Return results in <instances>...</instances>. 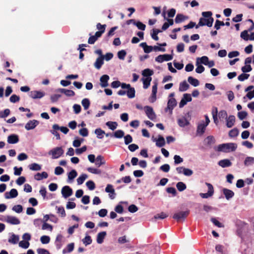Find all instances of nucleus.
<instances>
[{
    "instance_id": "1",
    "label": "nucleus",
    "mask_w": 254,
    "mask_h": 254,
    "mask_svg": "<svg viewBox=\"0 0 254 254\" xmlns=\"http://www.w3.org/2000/svg\"><path fill=\"white\" fill-rule=\"evenodd\" d=\"M212 13L211 11H204L202 12V15L203 17L199 19L198 24L195 28H198L199 26H207L210 27L212 26L214 19L212 17Z\"/></svg>"
},
{
    "instance_id": "2",
    "label": "nucleus",
    "mask_w": 254,
    "mask_h": 254,
    "mask_svg": "<svg viewBox=\"0 0 254 254\" xmlns=\"http://www.w3.org/2000/svg\"><path fill=\"white\" fill-rule=\"evenodd\" d=\"M237 148V145L235 143H223L218 146L217 151L224 152H230L235 151Z\"/></svg>"
},
{
    "instance_id": "3",
    "label": "nucleus",
    "mask_w": 254,
    "mask_h": 254,
    "mask_svg": "<svg viewBox=\"0 0 254 254\" xmlns=\"http://www.w3.org/2000/svg\"><path fill=\"white\" fill-rule=\"evenodd\" d=\"M64 152V151L61 147H57L51 150L49 152V154L52 155L53 159H57L61 156Z\"/></svg>"
},
{
    "instance_id": "4",
    "label": "nucleus",
    "mask_w": 254,
    "mask_h": 254,
    "mask_svg": "<svg viewBox=\"0 0 254 254\" xmlns=\"http://www.w3.org/2000/svg\"><path fill=\"white\" fill-rule=\"evenodd\" d=\"M189 210H186L185 211H179L175 213L174 214L173 218L174 219L176 220L177 221L184 220L189 214Z\"/></svg>"
},
{
    "instance_id": "5",
    "label": "nucleus",
    "mask_w": 254,
    "mask_h": 254,
    "mask_svg": "<svg viewBox=\"0 0 254 254\" xmlns=\"http://www.w3.org/2000/svg\"><path fill=\"white\" fill-rule=\"evenodd\" d=\"M208 187V191L207 193H200V196L203 198H207L213 195L214 193V189L213 186L208 183H205Z\"/></svg>"
},
{
    "instance_id": "6",
    "label": "nucleus",
    "mask_w": 254,
    "mask_h": 254,
    "mask_svg": "<svg viewBox=\"0 0 254 254\" xmlns=\"http://www.w3.org/2000/svg\"><path fill=\"white\" fill-rule=\"evenodd\" d=\"M173 56L172 55L164 54L160 55L155 58V61L161 63L164 61H169L173 59Z\"/></svg>"
},
{
    "instance_id": "7",
    "label": "nucleus",
    "mask_w": 254,
    "mask_h": 254,
    "mask_svg": "<svg viewBox=\"0 0 254 254\" xmlns=\"http://www.w3.org/2000/svg\"><path fill=\"white\" fill-rule=\"evenodd\" d=\"M145 112L147 117L151 120L153 121L156 119V115L153 109L150 106H145L144 107Z\"/></svg>"
},
{
    "instance_id": "8",
    "label": "nucleus",
    "mask_w": 254,
    "mask_h": 254,
    "mask_svg": "<svg viewBox=\"0 0 254 254\" xmlns=\"http://www.w3.org/2000/svg\"><path fill=\"white\" fill-rule=\"evenodd\" d=\"M192 98L190 94L188 93L184 94L179 103V107L183 108L188 102H190Z\"/></svg>"
},
{
    "instance_id": "9",
    "label": "nucleus",
    "mask_w": 254,
    "mask_h": 254,
    "mask_svg": "<svg viewBox=\"0 0 254 254\" xmlns=\"http://www.w3.org/2000/svg\"><path fill=\"white\" fill-rule=\"evenodd\" d=\"M63 196L66 198L72 194V190L68 186H64L61 191Z\"/></svg>"
},
{
    "instance_id": "10",
    "label": "nucleus",
    "mask_w": 254,
    "mask_h": 254,
    "mask_svg": "<svg viewBox=\"0 0 254 254\" xmlns=\"http://www.w3.org/2000/svg\"><path fill=\"white\" fill-rule=\"evenodd\" d=\"M39 124L38 121L36 120L29 121L25 125V128L27 130L34 129Z\"/></svg>"
},
{
    "instance_id": "11",
    "label": "nucleus",
    "mask_w": 254,
    "mask_h": 254,
    "mask_svg": "<svg viewBox=\"0 0 254 254\" xmlns=\"http://www.w3.org/2000/svg\"><path fill=\"white\" fill-rule=\"evenodd\" d=\"M45 95V92L37 90L32 91L29 93V96L34 99L42 98Z\"/></svg>"
},
{
    "instance_id": "12",
    "label": "nucleus",
    "mask_w": 254,
    "mask_h": 254,
    "mask_svg": "<svg viewBox=\"0 0 254 254\" xmlns=\"http://www.w3.org/2000/svg\"><path fill=\"white\" fill-rule=\"evenodd\" d=\"M207 125L205 124L204 122L202 121L200 122L197 127L196 133L199 135H202L205 132Z\"/></svg>"
},
{
    "instance_id": "13",
    "label": "nucleus",
    "mask_w": 254,
    "mask_h": 254,
    "mask_svg": "<svg viewBox=\"0 0 254 254\" xmlns=\"http://www.w3.org/2000/svg\"><path fill=\"white\" fill-rule=\"evenodd\" d=\"M177 105V101L174 98H170L168 100L167 103V107L165 109V111L167 112L168 110H170L172 113V110L174 107Z\"/></svg>"
},
{
    "instance_id": "14",
    "label": "nucleus",
    "mask_w": 254,
    "mask_h": 254,
    "mask_svg": "<svg viewBox=\"0 0 254 254\" xmlns=\"http://www.w3.org/2000/svg\"><path fill=\"white\" fill-rule=\"evenodd\" d=\"M177 122L178 125L180 127H184L190 125L189 121L184 116L178 118L177 119Z\"/></svg>"
},
{
    "instance_id": "15",
    "label": "nucleus",
    "mask_w": 254,
    "mask_h": 254,
    "mask_svg": "<svg viewBox=\"0 0 254 254\" xmlns=\"http://www.w3.org/2000/svg\"><path fill=\"white\" fill-rule=\"evenodd\" d=\"M5 221L12 225H18L20 223V221L17 218L12 216H7Z\"/></svg>"
},
{
    "instance_id": "16",
    "label": "nucleus",
    "mask_w": 254,
    "mask_h": 254,
    "mask_svg": "<svg viewBox=\"0 0 254 254\" xmlns=\"http://www.w3.org/2000/svg\"><path fill=\"white\" fill-rule=\"evenodd\" d=\"M157 92V83H154L152 88V94L149 99V101L151 103L154 102L156 100V94Z\"/></svg>"
},
{
    "instance_id": "17",
    "label": "nucleus",
    "mask_w": 254,
    "mask_h": 254,
    "mask_svg": "<svg viewBox=\"0 0 254 254\" xmlns=\"http://www.w3.org/2000/svg\"><path fill=\"white\" fill-rule=\"evenodd\" d=\"M18 195V191L15 189H12L9 192H6L4 196L6 199L13 198L17 197Z\"/></svg>"
},
{
    "instance_id": "18",
    "label": "nucleus",
    "mask_w": 254,
    "mask_h": 254,
    "mask_svg": "<svg viewBox=\"0 0 254 254\" xmlns=\"http://www.w3.org/2000/svg\"><path fill=\"white\" fill-rule=\"evenodd\" d=\"M109 78V76L107 74H104L100 77V85L102 87H106L108 86Z\"/></svg>"
},
{
    "instance_id": "19",
    "label": "nucleus",
    "mask_w": 254,
    "mask_h": 254,
    "mask_svg": "<svg viewBox=\"0 0 254 254\" xmlns=\"http://www.w3.org/2000/svg\"><path fill=\"white\" fill-rule=\"evenodd\" d=\"M19 141V137L17 134H12L7 137V142L9 144H15Z\"/></svg>"
},
{
    "instance_id": "20",
    "label": "nucleus",
    "mask_w": 254,
    "mask_h": 254,
    "mask_svg": "<svg viewBox=\"0 0 254 254\" xmlns=\"http://www.w3.org/2000/svg\"><path fill=\"white\" fill-rule=\"evenodd\" d=\"M226 126L228 128L232 127L235 122V117L233 115H230L226 119Z\"/></svg>"
},
{
    "instance_id": "21",
    "label": "nucleus",
    "mask_w": 254,
    "mask_h": 254,
    "mask_svg": "<svg viewBox=\"0 0 254 254\" xmlns=\"http://www.w3.org/2000/svg\"><path fill=\"white\" fill-rule=\"evenodd\" d=\"M63 236L61 234H58L55 241V245L58 250H60L63 246Z\"/></svg>"
},
{
    "instance_id": "22",
    "label": "nucleus",
    "mask_w": 254,
    "mask_h": 254,
    "mask_svg": "<svg viewBox=\"0 0 254 254\" xmlns=\"http://www.w3.org/2000/svg\"><path fill=\"white\" fill-rule=\"evenodd\" d=\"M218 164L222 168H226L231 166L232 163L229 159H225L220 160Z\"/></svg>"
},
{
    "instance_id": "23",
    "label": "nucleus",
    "mask_w": 254,
    "mask_h": 254,
    "mask_svg": "<svg viewBox=\"0 0 254 254\" xmlns=\"http://www.w3.org/2000/svg\"><path fill=\"white\" fill-rule=\"evenodd\" d=\"M223 192L227 200H229L234 195V192L232 190L228 189H223Z\"/></svg>"
},
{
    "instance_id": "24",
    "label": "nucleus",
    "mask_w": 254,
    "mask_h": 254,
    "mask_svg": "<svg viewBox=\"0 0 254 254\" xmlns=\"http://www.w3.org/2000/svg\"><path fill=\"white\" fill-rule=\"evenodd\" d=\"M104 64V57H98L95 63L94 64V66L97 69H99L101 68L102 65Z\"/></svg>"
},
{
    "instance_id": "25",
    "label": "nucleus",
    "mask_w": 254,
    "mask_h": 254,
    "mask_svg": "<svg viewBox=\"0 0 254 254\" xmlns=\"http://www.w3.org/2000/svg\"><path fill=\"white\" fill-rule=\"evenodd\" d=\"M48 177V173L43 172L41 173H38L34 176V179L37 181H40L43 179H46Z\"/></svg>"
},
{
    "instance_id": "26",
    "label": "nucleus",
    "mask_w": 254,
    "mask_h": 254,
    "mask_svg": "<svg viewBox=\"0 0 254 254\" xmlns=\"http://www.w3.org/2000/svg\"><path fill=\"white\" fill-rule=\"evenodd\" d=\"M154 141H156V145L159 147L163 146L165 144V141L164 137L161 135L158 136L157 139H154Z\"/></svg>"
},
{
    "instance_id": "27",
    "label": "nucleus",
    "mask_w": 254,
    "mask_h": 254,
    "mask_svg": "<svg viewBox=\"0 0 254 254\" xmlns=\"http://www.w3.org/2000/svg\"><path fill=\"white\" fill-rule=\"evenodd\" d=\"M106 234H107L105 231L99 233L97 236V243L99 244H102L104 241V239L106 236Z\"/></svg>"
},
{
    "instance_id": "28",
    "label": "nucleus",
    "mask_w": 254,
    "mask_h": 254,
    "mask_svg": "<svg viewBox=\"0 0 254 254\" xmlns=\"http://www.w3.org/2000/svg\"><path fill=\"white\" fill-rule=\"evenodd\" d=\"M189 87V84L185 80L180 83L179 90L180 92H184L187 91Z\"/></svg>"
},
{
    "instance_id": "29",
    "label": "nucleus",
    "mask_w": 254,
    "mask_h": 254,
    "mask_svg": "<svg viewBox=\"0 0 254 254\" xmlns=\"http://www.w3.org/2000/svg\"><path fill=\"white\" fill-rule=\"evenodd\" d=\"M129 21H133V24L135 25L139 30H144L146 25L140 21L136 22L134 19H130Z\"/></svg>"
},
{
    "instance_id": "30",
    "label": "nucleus",
    "mask_w": 254,
    "mask_h": 254,
    "mask_svg": "<svg viewBox=\"0 0 254 254\" xmlns=\"http://www.w3.org/2000/svg\"><path fill=\"white\" fill-rule=\"evenodd\" d=\"M53 128L55 130H59L60 129V130L63 132L64 134L67 133V132L69 131L68 128L67 127H60L57 124H55L53 126Z\"/></svg>"
},
{
    "instance_id": "31",
    "label": "nucleus",
    "mask_w": 254,
    "mask_h": 254,
    "mask_svg": "<svg viewBox=\"0 0 254 254\" xmlns=\"http://www.w3.org/2000/svg\"><path fill=\"white\" fill-rule=\"evenodd\" d=\"M95 165L98 167L105 164V162L103 160V157L101 155H98L95 159Z\"/></svg>"
},
{
    "instance_id": "32",
    "label": "nucleus",
    "mask_w": 254,
    "mask_h": 254,
    "mask_svg": "<svg viewBox=\"0 0 254 254\" xmlns=\"http://www.w3.org/2000/svg\"><path fill=\"white\" fill-rule=\"evenodd\" d=\"M74 244L73 243H70L67 245L66 248L63 249V254H65L67 253H71L74 249Z\"/></svg>"
},
{
    "instance_id": "33",
    "label": "nucleus",
    "mask_w": 254,
    "mask_h": 254,
    "mask_svg": "<svg viewBox=\"0 0 254 254\" xmlns=\"http://www.w3.org/2000/svg\"><path fill=\"white\" fill-rule=\"evenodd\" d=\"M244 165L246 167H248L254 164V157H247L244 160Z\"/></svg>"
},
{
    "instance_id": "34",
    "label": "nucleus",
    "mask_w": 254,
    "mask_h": 254,
    "mask_svg": "<svg viewBox=\"0 0 254 254\" xmlns=\"http://www.w3.org/2000/svg\"><path fill=\"white\" fill-rule=\"evenodd\" d=\"M28 168L32 171H40L41 170V166L37 163H32L28 166Z\"/></svg>"
},
{
    "instance_id": "35",
    "label": "nucleus",
    "mask_w": 254,
    "mask_h": 254,
    "mask_svg": "<svg viewBox=\"0 0 254 254\" xmlns=\"http://www.w3.org/2000/svg\"><path fill=\"white\" fill-rule=\"evenodd\" d=\"M188 81L191 85L194 87L198 86L199 84L198 80L192 76H189L188 78Z\"/></svg>"
},
{
    "instance_id": "36",
    "label": "nucleus",
    "mask_w": 254,
    "mask_h": 254,
    "mask_svg": "<svg viewBox=\"0 0 254 254\" xmlns=\"http://www.w3.org/2000/svg\"><path fill=\"white\" fill-rule=\"evenodd\" d=\"M19 239V236L14 234H12L11 236L8 239V242L12 244H16L17 243Z\"/></svg>"
},
{
    "instance_id": "37",
    "label": "nucleus",
    "mask_w": 254,
    "mask_h": 254,
    "mask_svg": "<svg viewBox=\"0 0 254 254\" xmlns=\"http://www.w3.org/2000/svg\"><path fill=\"white\" fill-rule=\"evenodd\" d=\"M106 125L111 130H114L117 127L118 124L116 122L109 121L106 123Z\"/></svg>"
},
{
    "instance_id": "38",
    "label": "nucleus",
    "mask_w": 254,
    "mask_h": 254,
    "mask_svg": "<svg viewBox=\"0 0 254 254\" xmlns=\"http://www.w3.org/2000/svg\"><path fill=\"white\" fill-rule=\"evenodd\" d=\"M151 79V77H147L145 78L142 79L143 83V88L144 89H147L150 86Z\"/></svg>"
},
{
    "instance_id": "39",
    "label": "nucleus",
    "mask_w": 254,
    "mask_h": 254,
    "mask_svg": "<svg viewBox=\"0 0 254 254\" xmlns=\"http://www.w3.org/2000/svg\"><path fill=\"white\" fill-rule=\"evenodd\" d=\"M135 89L133 87H131L128 89V90L127 92V96L129 98H134L135 97Z\"/></svg>"
},
{
    "instance_id": "40",
    "label": "nucleus",
    "mask_w": 254,
    "mask_h": 254,
    "mask_svg": "<svg viewBox=\"0 0 254 254\" xmlns=\"http://www.w3.org/2000/svg\"><path fill=\"white\" fill-rule=\"evenodd\" d=\"M125 132L123 130L119 129L113 133V136L117 138H121L124 136Z\"/></svg>"
},
{
    "instance_id": "41",
    "label": "nucleus",
    "mask_w": 254,
    "mask_h": 254,
    "mask_svg": "<svg viewBox=\"0 0 254 254\" xmlns=\"http://www.w3.org/2000/svg\"><path fill=\"white\" fill-rule=\"evenodd\" d=\"M88 176L85 174H83L77 179V183L78 185L82 184Z\"/></svg>"
},
{
    "instance_id": "42",
    "label": "nucleus",
    "mask_w": 254,
    "mask_h": 254,
    "mask_svg": "<svg viewBox=\"0 0 254 254\" xmlns=\"http://www.w3.org/2000/svg\"><path fill=\"white\" fill-rule=\"evenodd\" d=\"M95 133L96 134L97 138L102 139L103 138V134H105V132L100 128H97L95 130Z\"/></svg>"
},
{
    "instance_id": "43",
    "label": "nucleus",
    "mask_w": 254,
    "mask_h": 254,
    "mask_svg": "<svg viewBox=\"0 0 254 254\" xmlns=\"http://www.w3.org/2000/svg\"><path fill=\"white\" fill-rule=\"evenodd\" d=\"M186 17L182 14H178L175 18V21L176 23H180L184 21Z\"/></svg>"
},
{
    "instance_id": "44",
    "label": "nucleus",
    "mask_w": 254,
    "mask_h": 254,
    "mask_svg": "<svg viewBox=\"0 0 254 254\" xmlns=\"http://www.w3.org/2000/svg\"><path fill=\"white\" fill-rule=\"evenodd\" d=\"M81 104L84 107V110H86L89 108L90 103L88 99L84 98L82 100Z\"/></svg>"
},
{
    "instance_id": "45",
    "label": "nucleus",
    "mask_w": 254,
    "mask_h": 254,
    "mask_svg": "<svg viewBox=\"0 0 254 254\" xmlns=\"http://www.w3.org/2000/svg\"><path fill=\"white\" fill-rule=\"evenodd\" d=\"M176 187L179 191H182L186 189V185L182 182H178L176 185Z\"/></svg>"
},
{
    "instance_id": "46",
    "label": "nucleus",
    "mask_w": 254,
    "mask_h": 254,
    "mask_svg": "<svg viewBox=\"0 0 254 254\" xmlns=\"http://www.w3.org/2000/svg\"><path fill=\"white\" fill-rule=\"evenodd\" d=\"M57 213L61 215L62 217H64L66 215L64 208L63 206H56Z\"/></svg>"
},
{
    "instance_id": "47",
    "label": "nucleus",
    "mask_w": 254,
    "mask_h": 254,
    "mask_svg": "<svg viewBox=\"0 0 254 254\" xmlns=\"http://www.w3.org/2000/svg\"><path fill=\"white\" fill-rule=\"evenodd\" d=\"M161 31L159 29H153V33L151 34V37L152 39L154 40L157 41L159 39L158 37L157 36V34L161 32Z\"/></svg>"
},
{
    "instance_id": "48",
    "label": "nucleus",
    "mask_w": 254,
    "mask_h": 254,
    "mask_svg": "<svg viewBox=\"0 0 254 254\" xmlns=\"http://www.w3.org/2000/svg\"><path fill=\"white\" fill-rule=\"evenodd\" d=\"M10 113V111L9 109H6L3 111H0V118H5L7 117Z\"/></svg>"
},
{
    "instance_id": "49",
    "label": "nucleus",
    "mask_w": 254,
    "mask_h": 254,
    "mask_svg": "<svg viewBox=\"0 0 254 254\" xmlns=\"http://www.w3.org/2000/svg\"><path fill=\"white\" fill-rule=\"evenodd\" d=\"M239 134V130L237 128H235L231 129L229 132V135L231 137H235Z\"/></svg>"
},
{
    "instance_id": "50",
    "label": "nucleus",
    "mask_w": 254,
    "mask_h": 254,
    "mask_svg": "<svg viewBox=\"0 0 254 254\" xmlns=\"http://www.w3.org/2000/svg\"><path fill=\"white\" fill-rule=\"evenodd\" d=\"M77 175L76 171L75 170H72L68 174V179L69 180H73Z\"/></svg>"
},
{
    "instance_id": "51",
    "label": "nucleus",
    "mask_w": 254,
    "mask_h": 254,
    "mask_svg": "<svg viewBox=\"0 0 254 254\" xmlns=\"http://www.w3.org/2000/svg\"><path fill=\"white\" fill-rule=\"evenodd\" d=\"M40 241L43 244H47L50 241V238L48 236H42L40 238Z\"/></svg>"
},
{
    "instance_id": "52",
    "label": "nucleus",
    "mask_w": 254,
    "mask_h": 254,
    "mask_svg": "<svg viewBox=\"0 0 254 254\" xmlns=\"http://www.w3.org/2000/svg\"><path fill=\"white\" fill-rule=\"evenodd\" d=\"M174 164L176 165L182 163L184 160L182 157H181L179 155H175L174 156Z\"/></svg>"
},
{
    "instance_id": "53",
    "label": "nucleus",
    "mask_w": 254,
    "mask_h": 254,
    "mask_svg": "<svg viewBox=\"0 0 254 254\" xmlns=\"http://www.w3.org/2000/svg\"><path fill=\"white\" fill-rule=\"evenodd\" d=\"M92 241L90 236H86L83 240L82 242L85 245L87 246L91 244Z\"/></svg>"
},
{
    "instance_id": "54",
    "label": "nucleus",
    "mask_w": 254,
    "mask_h": 254,
    "mask_svg": "<svg viewBox=\"0 0 254 254\" xmlns=\"http://www.w3.org/2000/svg\"><path fill=\"white\" fill-rule=\"evenodd\" d=\"M153 74V71L149 68H146L142 71V75L144 76H146V77H150Z\"/></svg>"
},
{
    "instance_id": "55",
    "label": "nucleus",
    "mask_w": 254,
    "mask_h": 254,
    "mask_svg": "<svg viewBox=\"0 0 254 254\" xmlns=\"http://www.w3.org/2000/svg\"><path fill=\"white\" fill-rule=\"evenodd\" d=\"M87 170L89 172L94 174H100L101 173V171L100 170L92 167H89Z\"/></svg>"
},
{
    "instance_id": "56",
    "label": "nucleus",
    "mask_w": 254,
    "mask_h": 254,
    "mask_svg": "<svg viewBox=\"0 0 254 254\" xmlns=\"http://www.w3.org/2000/svg\"><path fill=\"white\" fill-rule=\"evenodd\" d=\"M86 185L89 190H92L95 188V185L92 181H88L86 182Z\"/></svg>"
},
{
    "instance_id": "57",
    "label": "nucleus",
    "mask_w": 254,
    "mask_h": 254,
    "mask_svg": "<svg viewBox=\"0 0 254 254\" xmlns=\"http://www.w3.org/2000/svg\"><path fill=\"white\" fill-rule=\"evenodd\" d=\"M126 55L127 53L124 50H122L118 52V57L120 60H124Z\"/></svg>"
},
{
    "instance_id": "58",
    "label": "nucleus",
    "mask_w": 254,
    "mask_h": 254,
    "mask_svg": "<svg viewBox=\"0 0 254 254\" xmlns=\"http://www.w3.org/2000/svg\"><path fill=\"white\" fill-rule=\"evenodd\" d=\"M43 225L42 226V229L43 230H48L50 231L51 232L53 230V226L47 223L46 222H43Z\"/></svg>"
},
{
    "instance_id": "59",
    "label": "nucleus",
    "mask_w": 254,
    "mask_h": 254,
    "mask_svg": "<svg viewBox=\"0 0 254 254\" xmlns=\"http://www.w3.org/2000/svg\"><path fill=\"white\" fill-rule=\"evenodd\" d=\"M12 210L16 212V213H21L22 210H23V207L22 206V205H14L12 208Z\"/></svg>"
},
{
    "instance_id": "60",
    "label": "nucleus",
    "mask_w": 254,
    "mask_h": 254,
    "mask_svg": "<svg viewBox=\"0 0 254 254\" xmlns=\"http://www.w3.org/2000/svg\"><path fill=\"white\" fill-rule=\"evenodd\" d=\"M218 117L220 119H226L228 117L227 112L225 110H221L218 113Z\"/></svg>"
},
{
    "instance_id": "61",
    "label": "nucleus",
    "mask_w": 254,
    "mask_h": 254,
    "mask_svg": "<svg viewBox=\"0 0 254 254\" xmlns=\"http://www.w3.org/2000/svg\"><path fill=\"white\" fill-rule=\"evenodd\" d=\"M30 244L27 241H21L19 243V246L23 249H27L29 247Z\"/></svg>"
},
{
    "instance_id": "62",
    "label": "nucleus",
    "mask_w": 254,
    "mask_h": 254,
    "mask_svg": "<svg viewBox=\"0 0 254 254\" xmlns=\"http://www.w3.org/2000/svg\"><path fill=\"white\" fill-rule=\"evenodd\" d=\"M206 140L207 145H210L215 143V139L213 136H208L206 138Z\"/></svg>"
},
{
    "instance_id": "63",
    "label": "nucleus",
    "mask_w": 254,
    "mask_h": 254,
    "mask_svg": "<svg viewBox=\"0 0 254 254\" xmlns=\"http://www.w3.org/2000/svg\"><path fill=\"white\" fill-rule=\"evenodd\" d=\"M249 76H250V74L243 73H242L241 74H240L238 76V79L239 80H240L241 81H243L247 79Z\"/></svg>"
},
{
    "instance_id": "64",
    "label": "nucleus",
    "mask_w": 254,
    "mask_h": 254,
    "mask_svg": "<svg viewBox=\"0 0 254 254\" xmlns=\"http://www.w3.org/2000/svg\"><path fill=\"white\" fill-rule=\"evenodd\" d=\"M241 37L245 41H248L249 40V34L247 30H244L241 32Z\"/></svg>"
}]
</instances>
